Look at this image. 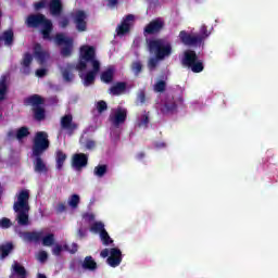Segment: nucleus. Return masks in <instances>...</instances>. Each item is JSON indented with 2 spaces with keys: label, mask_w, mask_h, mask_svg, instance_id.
I'll return each instance as SVG.
<instances>
[{
  "label": "nucleus",
  "mask_w": 278,
  "mask_h": 278,
  "mask_svg": "<svg viewBox=\"0 0 278 278\" xmlns=\"http://www.w3.org/2000/svg\"><path fill=\"white\" fill-rule=\"evenodd\" d=\"M77 71H79L80 78L84 86H92L101 68V63L99 60L94 59V47L83 46L80 47V60L76 65Z\"/></svg>",
  "instance_id": "1"
},
{
  "label": "nucleus",
  "mask_w": 278,
  "mask_h": 278,
  "mask_svg": "<svg viewBox=\"0 0 278 278\" xmlns=\"http://www.w3.org/2000/svg\"><path fill=\"white\" fill-rule=\"evenodd\" d=\"M148 47L150 53H154L156 58H152L149 60L148 67L150 71H153L157 64H160V60H164V58H168L170 55L173 48L170 47V42L164 39H152L148 40Z\"/></svg>",
  "instance_id": "2"
},
{
  "label": "nucleus",
  "mask_w": 278,
  "mask_h": 278,
  "mask_svg": "<svg viewBox=\"0 0 278 278\" xmlns=\"http://www.w3.org/2000/svg\"><path fill=\"white\" fill-rule=\"evenodd\" d=\"M14 212H16L18 225H29V190L24 189L18 192L17 201L13 205Z\"/></svg>",
  "instance_id": "3"
},
{
  "label": "nucleus",
  "mask_w": 278,
  "mask_h": 278,
  "mask_svg": "<svg viewBox=\"0 0 278 278\" xmlns=\"http://www.w3.org/2000/svg\"><path fill=\"white\" fill-rule=\"evenodd\" d=\"M28 27H41V33L45 40H51V29H53V24L51 21L47 20L45 15H29L26 21Z\"/></svg>",
  "instance_id": "4"
},
{
  "label": "nucleus",
  "mask_w": 278,
  "mask_h": 278,
  "mask_svg": "<svg viewBox=\"0 0 278 278\" xmlns=\"http://www.w3.org/2000/svg\"><path fill=\"white\" fill-rule=\"evenodd\" d=\"M208 36L210 33H207V27L203 25L200 28V36L181 30L179 34V39L181 40L182 45H187L188 47H198V45H201V42H203Z\"/></svg>",
  "instance_id": "5"
},
{
  "label": "nucleus",
  "mask_w": 278,
  "mask_h": 278,
  "mask_svg": "<svg viewBox=\"0 0 278 278\" xmlns=\"http://www.w3.org/2000/svg\"><path fill=\"white\" fill-rule=\"evenodd\" d=\"M182 64L191 68L193 73H201L203 71V61L199 60L197 52L192 50L185 51Z\"/></svg>",
  "instance_id": "6"
},
{
  "label": "nucleus",
  "mask_w": 278,
  "mask_h": 278,
  "mask_svg": "<svg viewBox=\"0 0 278 278\" xmlns=\"http://www.w3.org/2000/svg\"><path fill=\"white\" fill-rule=\"evenodd\" d=\"M47 149H49V135L45 131L36 132L33 143V155H42Z\"/></svg>",
  "instance_id": "7"
},
{
  "label": "nucleus",
  "mask_w": 278,
  "mask_h": 278,
  "mask_svg": "<svg viewBox=\"0 0 278 278\" xmlns=\"http://www.w3.org/2000/svg\"><path fill=\"white\" fill-rule=\"evenodd\" d=\"M100 255L101 257H108L106 262L112 268L121 266V262H123V253L117 248L104 249Z\"/></svg>",
  "instance_id": "8"
},
{
  "label": "nucleus",
  "mask_w": 278,
  "mask_h": 278,
  "mask_svg": "<svg viewBox=\"0 0 278 278\" xmlns=\"http://www.w3.org/2000/svg\"><path fill=\"white\" fill-rule=\"evenodd\" d=\"M52 16H59L62 12V1L52 0L50 3L47 0H42L40 2L35 3V10H42V8H48Z\"/></svg>",
  "instance_id": "9"
},
{
  "label": "nucleus",
  "mask_w": 278,
  "mask_h": 278,
  "mask_svg": "<svg viewBox=\"0 0 278 278\" xmlns=\"http://www.w3.org/2000/svg\"><path fill=\"white\" fill-rule=\"evenodd\" d=\"M56 45L63 47L61 50L62 55H71L73 52V39L64 34H58L55 37Z\"/></svg>",
  "instance_id": "10"
},
{
  "label": "nucleus",
  "mask_w": 278,
  "mask_h": 278,
  "mask_svg": "<svg viewBox=\"0 0 278 278\" xmlns=\"http://www.w3.org/2000/svg\"><path fill=\"white\" fill-rule=\"evenodd\" d=\"M90 231L92 233H100V239L103 244H105V245L112 244L113 240H112V238H110V235L105 230V225H103V223L96 222V223L91 224Z\"/></svg>",
  "instance_id": "11"
},
{
  "label": "nucleus",
  "mask_w": 278,
  "mask_h": 278,
  "mask_svg": "<svg viewBox=\"0 0 278 278\" xmlns=\"http://www.w3.org/2000/svg\"><path fill=\"white\" fill-rule=\"evenodd\" d=\"M110 118L113 127H118L119 125H123V123H125V121L127 119V109L122 106L113 109Z\"/></svg>",
  "instance_id": "12"
},
{
  "label": "nucleus",
  "mask_w": 278,
  "mask_h": 278,
  "mask_svg": "<svg viewBox=\"0 0 278 278\" xmlns=\"http://www.w3.org/2000/svg\"><path fill=\"white\" fill-rule=\"evenodd\" d=\"M134 23H136V15H127L116 29L117 36H125L134 27Z\"/></svg>",
  "instance_id": "13"
},
{
  "label": "nucleus",
  "mask_w": 278,
  "mask_h": 278,
  "mask_svg": "<svg viewBox=\"0 0 278 278\" xmlns=\"http://www.w3.org/2000/svg\"><path fill=\"white\" fill-rule=\"evenodd\" d=\"M72 166L75 170H81L88 166V155L84 153H76L72 159Z\"/></svg>",
  "instance_id": "14"
},
{
  "label": "nucleus",
  "mask_w": 278,
  "mask_h": 278,
  "mask_svg": "<svg viewBox=\"0 0 278 278\" xmlns=\"http://www.w3.org/2000/svg\"><path fill=\"white\" fill-rule=\"evenodd\" d=\"M73 18L78 31H86V13L84 11H76L73 14Z\"/></svg>",
  "instance_id": "15"
},
{
  "label": "nucleus",
  "mask_w": 278,
  "mask_h": 278,
  "mask_svg": "<svg viewBox=\"0 0 278 278\" xmlns=\"http://www.w3.org/2000/svg\"><path fill=\"white\" fill-rule=\"evenodd\" d=\"M34 58L37 60L39 64H45L49 60V52L42 49L40 43L34 46Z\"/></svg>",
  "instance_id": "16"
},
{
  "label": "nucleus",
  "mask_w": 278,
  "mask_h": 278,
  "mask_svg": "<svg viewBox=\"0 0 278 278\" xmlns=\"http://www.w3.org/2000/svg\"><path fill=\"white\" fill-rule=\"evenodd\" d=\"M35 157L34 160V170L35 173H38L39 175H45L49 172V167H47V163L42 161V157L40 155H33Z\"/></svg>",
  "instance_id": "17"
},
{
  "label": "nucleus",
  "mask_w": 278,
  "mask_h": 278,
  "mask_svg": "<svg viewBox=\"0 0 278 278\" xmlns=\"http://www.w3.org/2000/svg\"><path fill=\"white\" fill-rule=\"evenodd\" d=\"M162 27H164V21H162V18H156L146 26L144 33L157 34V31H160Z\"/></svg>",
  "instance_id": "18"
},
{
  "label": "nucleus",
  "mask_w": 278,
  "mask_h": 278,
  "mask_svg": "<svg viewBox=\"0 0 278 278\" xmlns=\"http://www.w3.org/2000/svg\"><path fill=\"white\" fill-rule=\"evenodd\" d=\"M61 126L66 131H75L77 129V125L73 122V115L67 114L61 118Z\"/></svg>",
  "instance_id": "19"
},
{
  "label": "nucleus",
  "mask_w": 278,
  "mask_h": 278,
  "mask_svg": "<svg viewBox=\"0 0 278 278\" xmlns=\"http://www.w3.org/2000/svg\"><path fill=\"white\" fill-rule=\"evenodd\" d=\"M12 275L11 278H27V271H25V267L18 264V262H14L12 265Z\"/></svg>",
  "instance_id": "20"
},
{
  "label": "nucleus",
  "mask_w": 278,
  "mask_h": 278,
  "mask_svg": "<svg viewBox=\"0 0 278 278\" xmlns=\"http://www.w3.org/2000/svg\"><path fill=\"white\" fill-rule=\"evenodd\" d=\"M136 127L147 129L149 127V113L144 111L137 116Z\"/></svg>",
  "instance_id": "21"
},
{
  "label": "nucleus",
  "mask_w": 278,
  "mask_h": 278,
  "mask_svg": "<svg viewBox=\"0 0 278 278\" xmlns=\"http://www.w3.org/2000/svg\"><path fill=\"white\" fill-rule=\"evenodd\" d=\"M42 103H45V100L38 94H34V96H30L25 99V104L31 105L34 108V110L36 108H40V105H42Z\"/></svg>",
  "instance_id": "22"
},
{
  "label": "nucleus",
  "mask_w": 278,
  "mask_h": 278,
  "mask_svg": "<svg viewBox=\"0 0 278 278\" xmlns=\"http://www.w3.org/2000/svg\"><path fill=\"white\" fill-rule=\"evenodd\" d=\"M25 242H38L42 238V232H20Z\"/></svg>",
  "instance_id": "23"
},
{
  "label": "nucleus",
  "mask_w": 278,
  "mask_h": 278,
  "mask_svg": "<svg viewBox=\"0 0 278 278\" xmlns=\"http://www.w3.org/2000/svg\"><path fill=\"white\" fill-rule=\"evenodd\" d=\"M114 73H116V68L114 66H109L104 72H102L101 80L104 84H110V81L114 79Z\"/></svg>",
  "instance_id": "24"
},
{
  "label": "nucleus",
  "mask_w": 278,
  "mask_h": 278,
  "mask_svg": "<svg viewBox=\"0 0 278 278\" xmlns=\"http://www.w3.org/2000/svg\"><path fill=\"white\" fill-rule=\"evenodd\" d=\"M8 92V75H3L0 78V101L5 99V94Z\"/></svg>",
  "instance_id": "25"
},
{
  "label": "nucleus",
  "mask_w": 278,
  "mask_h": 278,
  "mask_svg": "<svg viewBox=\"0 0 278 278\" xmlns=\"http://www.w3.org/2000/svg\"><path fill=\"white\" fill-rule=\"evenodd\" d=\"M175 110H177V104H175L173 100H167L161 109L163 114H170V112H175Z\"/></svg>",
  "instance_id": "26"
},
{
  "label": "nucleus",
  "mask_w": 278,
  "mask_h": 278,
  "mask_svg": "<svg viewBox=\"0 0 278 278\" xmlns=\"http://www.w3.org/2000/svg\"><path fill=\"white\" fill-rule=\"evenodd\" d=\"M2 40L7 47H10L14 42V31L11 29L5 30L2 35Z\"/></svg>",
  "instance_id": "27"
},
{
  "label": "nucleus",
  "mask_w": 278,
  "mask_h": 278,
  "mask_svg": "<svg viewBox=\"0 0 278 278\" xmlns=\"http://www.w3.org/2000/svg\"><path fill=\"white\" fill-rule=\"evenodd\" d=\"M83 268L87 270H97V262L92 260V256H87L83 263Z\"/></svg>",
  "instance_id": "28"
},
{
  "label": "nucleus",
  "mask_w": 278,
  "mask_h": 278,
  "mask_svg": "<svg viewBox=\"0 0 278 278\" xmlns=\"http://www.w3.org/2000/svg\"><path fill=\"white\" fill-rule=\"evenodd\" d=\"M31 60H34L31 54L29 53L24 54V58L22 61L23 73H29V64H31Z\"/></svg>",
  "instance_id": "29"
},
{
  "label": "nucleus",
  "mask_w": 278,
  "mask_h": 278,
  "mask_svg": "<svg viewBox=\"0 0 278 278\" xmlns=\"http://www.w3.org/2000/svg\"><path fill=\"white\" fill-rule=\"evenodd\" d=\"M64 162H66V154L62 151H56V168L58 170H62V167L64 166Z\"/></svg>",
  "instance_id": "30"
},
{
  "label": "nucleus",
  "mask_w": 278,
  "mask_h": 278,
  "mask_svg": "<svg viewBox=\"0 0 278 278\" xmlns=\"http://www.w3.org/2000/svg\"><path fill=\"white\" fill-rule=\"evenodd\" d=\"M79 201H81L79 194H72L67 200V204L70 205V207H72V210H77V207L79 206Z\"/></svg>",
  "instance_id": "31"
},
{
  "label": "nucleus",
  "mask_w": 278,
  "mask_h": 278,
  "mask_svg": "<svg viewBox=\"0 0 278 278\" xmlns=\"http://www.w3.org/2000/svg\"><path fill=\"white\" fill-rule=\"evenodd\" d=\"M43 247H51L53 244V242H55V238L53 237V233H48V235H43L41 232V238H40Z\"/></svg>",
  "instance_id": "32"
},
{
  "label": "nucleus",
  "mask_w": 278,
  "mask_h": 278,
  "mask_svg": "<svg viewBox=\"0 0 278 278\" xmlns=\"http://www.w3.org/2000/svg\"><path fill=\"white\" fill-rule=\"evenodd\" d=\"M12 249H14L12 243H5V244L1 245L0 247V257L2 260H4V257H8V255H10V252L12 251Z\"/></svg>",
  "instance_id": "33"
},
{
  "label": "nucleus",
  "mask_w": 278,
  "mask_h": 278,
  "mask_svg": "<svg viewBox=\"0 0 278 278\" xmlns=\"http://www.w3.org/2000/svg\"><path fill=\"white\" fill-rule=\"evenodd\" d=\"M127 88L125 83H118L110 89L111 94H123V91Z\"/></svg>",
  "instance_id": "34"
},
{
  "label": "nucleus",
  "mask_w": 278,
  "mask_h": 278,
  "mask_svg": "<svg viewBox=\"0 0 278 278\" xmlns=\"http://www.w3.org/2000/svg\"><path fill=\"white\" fill-rule=\"evenodd\" d=\"M29 136V129L27 127H22L17 130L16 138L17 140H23V138Z\"/></svg>",
  "instance_id": "35"
},
{
  "label": "nucleus",
  "mask_w": 278,
  "mask_h": 278,
  "mask_svg": "<svg viewBox=\"0 0 278 278\" xmlns=\"http://www.w3.org/2000/svg\"><path fill=\"white\" fill-rule=\"evenodd\" d=\"M108 172V167L105 165H100L94 168V175L97 177H103Z\"/></svg>",
  "instance_id": "36"
},
{
  "label": "nucleus",
  "mask_w": 278,
  "mask_h": 278,
  "mask_svg": "<svg viewBox=\"0 0 278 278\" xmlns=\"http://www.w3.org/2000/svg\"><path fill=\"white\" fill-rule=\"evenodd\" d=\"M35 112V118L37 121H42V118H45V109L37 106L36 109H34Z\"/></svg>",
  "instance_id": "37"
},
{
  "label": "nucleus",
  "mask_w": 278,
  "mask_h": 278,
  "mask_svg": "<svg viewBox=\"0 0 278 278\" xmlns=\"http://www.w3.org/2000/svg\"><path fill=\"white\" fill-rule=\"evenodd\" d=\"M164 90H166V83L164 80H159L154 85V91L155 92H164Z\"/></svg>",
  "instance_id": "38"
},
{
  "label": "nucleus",
  "mask_w": 278,
  "mask_h": 278,
  "mask_svg": "<svg viewBox=\"0 0 278 278\" xmlns=\"http://www.w3.org/2000/svg\"><path fill=\"white\" fill-rule=\"evenodd\" d=\"M66 245H61V244H55L53 248H52V253L53 255H61L62 251H66Z\"/></svg>",
  "instance_id": "39"
},
{
  "label": "nucleus",
  "mask_w": 278,
  "mask_h": 278,
  "mask_svg": "<svg viewBox=\"0 0 278 278\" xmlns=\"http://www.w3.org/2000/svg\"><path fill=\"white\" fill-rule=\"evenodd\" d=\"M12 226V222H10V219L9 218H2V219H0V227L2 228V229H8L9 227H11Z\"/></svg>",
  "instance_id": "40"
},
{
  "label": "nucleus",
  "mask_w": 278,
  "mask_h": 278,
  "mask_svg": "<svg viewBox=\"0 0 278 278\" xmlns=\"http://www.w3.org/2000/svg\"><path fill=\"white\" fill-rule=\"evenodd\" d=\"M97 110L98 112H105V110H108V103H105V101H99L97 103Z\"/></svg>",
  "instance_id": "41"
},
{
  "label": "nucleus",
  "mask_w": 278,
  "mask_h": 278,
  "mask_svg": "<svg viewBox=\"0 0 278 278\" xmlns=\"http://www.w3.org/2000/svg\"><path fill=\"white\" fill-rule=\"evenodd\" d=\"M142 71V64L140 62H135L132 64V72L138 75Z\"/></svg>",
  "instance_id": "42"
},
{
  "label": "nucleus",
  "mask_w": 278,
  "mask_h": 278,
  "mask_svg": "<svg viewBox=\"0 0 278 278\" xmlns=\"http://www.w3.org/2000/svg\"><path fill=\"white\" fill-rule=\"evenodd\" d=\"M49 257V255L47 254V252L45 251H40L38 254H37V258L39 262L41 263H45L47 262V258Z\"/></svg>",
  "instance_id": "43"
},
{
  "label": "nucleus",
  "mask_w": 278,
  "mask_h": 278,
  "mask_svg": "<svg viewBox=\"0 0 278 278\" xmlns=\"http://www.w3.org/2000/svg\"><path fill=\"white\" fill-rule=\"evenodd\" d=\"M62 75L65 81H73V74H71L68 71L62 70Z\"/></svg>",
  "instance_id": "44"
},
{
  "label": "nucleus",
  "mask_w": 278,
  "mask_h": 278,
  "mask_svg": "<svg viewBox=\"0 0 278 278\" xmlns=\"http://www.w3.org/2000/svg\"><path fill=\"white\" fill-rule=\"evenodd\" d=\"M65 251H68V253H77V244L72 243L71 245H65Z\"/></svg>",
  "instance_id": "45"
},
{
  "label": "nucleus",
  "mask_w": 278,
  "mask_h": 278,
  "mask_svg": "<svg viewBox=\"0 0 278 278\" xmlns=\"http://www.w3.org/2000/svg\"><path fill=\"white\" fill-rule=\"evenodd\" d=\"M83 218H84L85 223H92V220H94V215L93 214H85L83 216Z\"/></svg>",
  "instance_id": "46"
},
{
  "label": "nucleus",
  "mask_w": 278,
  "mask_h": 278,
  "mask_svg": "<svg viewBox=\"0 0 278 278\" xmlns=\"http://www.w3.org/2000/svg\"><path fill=\"white\" fill-rule=\"evenodd\" d=\"M108 8H115L118 5V0H108V3H106Z\"/></svg>",
  "instance_id": "47"
},
{
  "label": "nucleus",
  "mask_w": 278,
  "mask_h": 278,
  "mask_svg": "<svg viewBox=\"0 0 278 278\" xmlns=\"http://www.w3.org/2000/svg\"><path fill=\"white\" fill-rule=\"evenodd\" d=\"M60 27H66L68 25V18L62 17L59 22Z\"/></svg>",
  "instance_id": "48"
},
{
  "label": "nucleus",
  "mask_w": 278,
  "mask_h": 278,
  "mask_svg": "<svg viewBox=\"0 0 278 278\" xmlns=\"http://www.w3.org/2000/svg\"><path fill=\"white\" fill-rule=\"evenodd\" d=\"M37 77H45L47 75V71L45 68H40L36 71Z\"/></svg>",
  "instance_id": "49"
},
{
  "label": "nucleus",
  "mask_w": 278,
  "mask_h": 278,
  "mask_svg": "<svg viewBox=\"0 0 278 278\" xmlns=\"http://www.w3.org/2000/svg\"><path fill=\"white\" fill-rule=\"evenodd\" d=\"M137 99H138L139 103H144V91L139 92Z\"/></svg>",
  "instance_id": "50"
},
{
  "label": "nucleus",
  "mask_w": 278,
  "mask_h": 278,
  "mask_svg": "<svg viewBox=\"0 0 278 278\" xmlns=\"http://www.w3.org/2000/svg\"><path fill=\"white\" fill-rule=\"evenodd\" d=\"M86 149H94V141H88L86 143Z\"/></svg>",
  "instance_id": "51"
},
{
  "label": "nucleus",
  "mask_w": 278,
  "mask_h": 278,
  "mask_svg": "<svg viewBox=\"0 0 278 278\" xmlns=\"http://www.w3.org/2000/svg\"><path fill=\"white\" fill-rule=\"evenodd\" d=\"M58 212H64V210H66V205L60 203L56 207Z\"/></svg>",
  "instance_id": "52"
},
{
  "label": "nucleus",
  "mask_w": 278,
  "mask_h": 278,
  "mask_svg": "<svg viewBox=\"0 0 278 278\" xmlns=\"http://www.w3.org/2000/svg\"><path fill=\"white\" fill-rule=\"evenodd\" d=\"M88 131H97V127H96V126H89V127L85 130V134H88Z\"/></svg>",
  "instance_id": "53"
},
{
  "label": "nucleus",
  "mask_w": 278,
  "mask_h": 278,
  "mask_svg": "<svg viewBox=\"0 0 278 278\" xmlns=\"http://www.w3.org/2000/svg\"><path fill=\"white\" fill-rule=\"evenodd\" d=\"M37 278H47V276H45L42 274H38Z\"/></svg>",
  "instance_id": "54"
},
{
  "label": "nucleus",
  "mask_w": 278,
  "mask_h": 278,
  "mask_svg": "<svg viewBox=\"0 0 278 278\" xmlns=\"http://www.w3.org/2000/svg\"><path fill=\"white\" fill-rule=\"evenodd\" d=\"M80 238H84V232L81 230L78 231Z\"/></svg>",
  "instance_id": "55"
},
{
  "label": "nucleus",
  "mask_w": 278,
  "mask_h": 278,
  "mask_svg": "<svg viewBox=\"0 0 278 278\" xmlns=\"http://www.w3.org/2000/svg\"><path fill=\"white\" fill-rule=\"evenodd\" d=\"M138 157H139V160H141V157H144V154L140 153V154H138Z\"/></svg>",
  "instance_id": "56"
},
{
  "label": "nucleus",
  "mask_w": 278,
  "mask_h": 278,
  "mask_svg": "<svg viewBox=\"0 0 278 278\" xmlns=\"http://www.w3.org/2000/svg\"><path fill=\"white\" fill-rule=\"evenodd\" d=\"M156 147L162 148V147H164V143H160V144L156 146Z\"/></svg>",
  "instance_id": "57"
},
{
  "label": "nucleus",
  "mask_w": 278,
  "mask_h": 278,
  "mask_svg": "<svg viewBox=\"0 0 278 278\" xmlns=\"http://www.w3.org/2000/svg\"><path fill=\"white\" fill-rule=\"evenodd\" d=\"M9 138H12V132H9Z\"/></svg>",
  "instance_id": "58"
},
{
  "label": "nucleus",
  "mask_w": 278,
  "mask_h": 278,
  "mask_svg": "<svg viewBox=\"0 0 278 278\" xmlns=\"http://www.w3.org/2000/svg\"><path fill=\"white\" fill-rule=\"evenodd\" d=\"M3 192V189L0 187V194Z\"/></svg>",
  "instance_id": "59"
},
{
  "label": "nucleus",
  "mask_w": 278,
  "mask_h": 278,
  "mask_svg": "<svg viewBox=\"0 0 278 278\" xmlns=\"http://www.w3.org/2000/svg\"><path fill=\"white\" fill-rule=\"evenodd\" d=\"M67 68L71 70V65H67Z\"/></svg>",
  "instance_id": "60"
}]
</instances>
